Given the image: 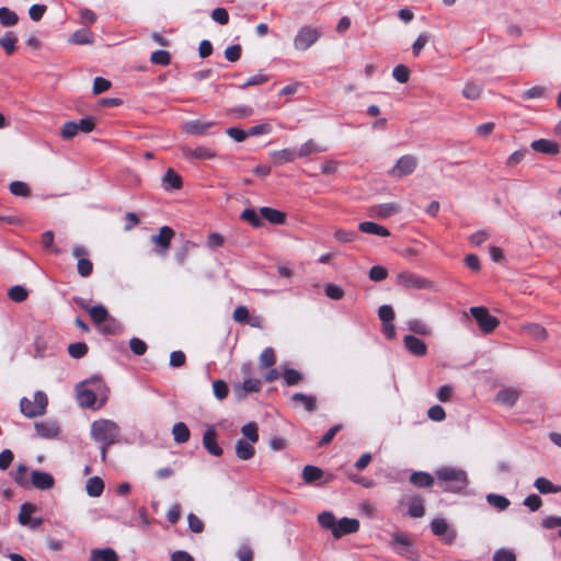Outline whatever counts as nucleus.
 <instances>
[{"instance_id": "obj_23", "label": "nucleus", "mask_w": 561, "mask_h": 561, "mask_svg": "<svg viewBox=\"0 0 561 561\" xmlns=\"http://www.w3.org/2000/svg\"><path fill=\"white\" fill-rule=\"evenodd\" d=\"M519 398V391L514 388H505L497 392L495 401L499 404L512 408Z\"/></svg>"}, {"instance_id": "obj_42", "label": "nucleus", "mask_w": 561, "mask_h": 561, "mask_svg": "<svg viewBox=\"0 0 561 561\" xmlns=\"http://www.w3.org/2000/svg\"><path fill=\"white\" fill-rule=\"evenodd\" d=\"M323 476L322 469L314 466H306L302 470V478L306 483H314Z\"/></svg>"}, {"instance_id": "obj_45", "label": "nucleus", "mask_w": 561, "mask_h": 561, "mask_svg": "<svg viewBox=\"0 0 561 561\" xmlns=\"http://www.w3.org/2000/svg\"><path fill=\"white\" fill-rule=\"evenodd\" d=\"M486 502L500 511H505L511 504L505 496L493 493L486 495Z\"/></svg>"}, {"instance_id": "obj_48", "label": "nucleus", "mask_w": 561, "mask_h": 561, "mask_svg": "<svg viewBox=\"0 0 561 561\" xmlns=\"http://www.w3.org/2000/svg\"><path fill=\"white\" fill-rule=\"evenodd\" d=\"M359 238V234L357 231L352 230H337L335 232V239L340 243H352L357 241Z\"/></svg>"}, {"instance_id": "obj_53", "label": "nucleus", "mask_w": 561, "mask_h": 561, "mask_svg": "<svg viewBox=\"0 0 561 561\" xmlns=\"http://www.w3.org/2000/svg\"><path fill=\"white\" fill-rule=\"evenodd\" d=\"M8 296L15 302H22L27 298V291L24 287L16 285L9 289Z\"/></svg>"}, {"instance_id": "obj_46", "label": "nucleus", "mask_w": 561, "mask_h": 561, "mask_svg": "<svg viewBox=\"0 0 561 561\" xmlns=\"http://www.w3.org/2000/svg\"><path fill=\"white\" fill-rule=\"evenodd\" d=\"M150 61L154 65L168 66L171 62V55L168 50L158 49L151 54Z\"/></svg>"}, {"instance_id": "obj_15", "label": "nucleus", "mask_w": 561, "mask_h": 561, "mask_svg": "<svg viewBox=\"0 0 561 561\" xmlns=\"http://www.w3.org/2000/svg\"><path fill=\"white\" fill-rule=\"evenodd\" d=\"M260 214L262 221L266 220L273 226L284 225L287 220L286 213L267 206L260 207Z\"/></svg>"}, {"instance_id": "obj_44", "label": "nucleus", "mask_w": 561, "mask_h": 561, "mask_svg": "<svg viewBox=\"0 0 561 561\" xmlns=\"http://www.w3.org/2000/svg\"><path fill=\"white\" fill-rule=\"evenodd\" d=\"M35 511H36V506L34 504H31V503L22 504L20 507L19 516H18L19 523L23 526L28 525L32 519L31 515Z\"/></svg>"}, {"instance_id": "obj_61", "label": "nucleus", "mask_w": 561, "mask_h": 561, "mask_svg": "<svg viewBox=\"0 0 561 561\" xmlns=\"http://www.w3.org/2000/svg\"><path fill=\"white\" fill-rule=\"evenodd\" d=\"M242 47L239 44L228 46L225 49V58L230 62H236L240 59Z\"/></svg>"}, {"instance_id": "obj_33", "label": "nucleus", "mask_w": 561, "mask_h": 561, "mask_svg": "<svg viewBox=\"0 0 561 561\" xmlns=\"http://www.w3.org/2000/svg\"><path fill=\"white\" fill-rule=\"evenodd\" d=\"M12 478L20 486L30 488L31 473L28 474V469L25 465H19L16 470L12 472Z\"/></svg>"}, {"instance_id": "obj_57", "label": "nucleus", "mask_w": 561, "mask_h": 561, "mask_svg": "<svg viewBox=\"0 0 561 561\" xmlns=\"http://www.w3.org/2000/svg\"><path fill=\"white\" fill-rule=\"evenodd\" d=\"M261 389V381L259 379H247L242 383V393L239 394V398H243L249 392H257Z\"/></svg>"}, {"instance_id": "obj_29", "label": "nucleus", "mask_w": 561, "mask_h": 561, "mask_svg": "<svg viewBox=\"0 0 561 561\" xmlns=\"http://www.w3.org/2000/svg\"><path fill=\"white\" fill-rule=\"evenodd\" d=\"M173 439L176 444H184L190 439L191 432L183 422H176L172 427Z\"/></svg>"}, {"instance_id": "obj_41", "label": "nucleus", "mask_w": 561, "mask_h": 561, "mask_svg": "<svg viewBox=\"0 0 561 561\" xmlns=\"http://www.w3.org/2000/svg\"><path fill=\"white\" fill-rule=\"evenodd\" d=\"M18 21H19V16L14 11L10 10L7 7L0 8V23L2 26H4V27L13 26L18 23Z\"/></svg>"}, {"instance_id": "obj_10", "label": "nucleus", "mask_w": 561, "mask_h": 561, "mask_svg": "<svg viewBox=\"0 0 561 561\" xmlns=\"http://www.w3.org/2000/svg\"><path fill=\"white\" fill-rule=\"evenodd\" d=\"M431 529L434 535L438 536L444 542L450 545L456 539V531L449 528L448 523L444 518H436L431 523Z\"/></svg>"}, {"instance_id": "obj_14", "label": "nucleus", "mask_w": 561, "mask_h": 561, "mask_svg": "<svg viewBox=\"0 0 561 561\" xmlns=\"http://www.w3.org/2000/svg\"><path fill=\"white\" fill-rule=\"evenodd\" d=\"M215 122H203L199 119L187 121L183 124V131L193 136H203L208 134V129L215 126Z\"/></svg>"}, {"instance_id": "obj_2", "label": "nucleus", "mask_w": 561, "mask_h": 561, "mask_svg": "<svg viewBox=\"0 0 561 561\" xmlns=\"http://www.w3.org/2000/svg\"><path fill=\"white\" fill-rule=\"evenodd\" d=\"M436 476L439 480L448 482V489L453 492H459L468 485L467 473L462 469L443 467L436 471Z\"/></svg>"}, {"instance_id": "obj_11", "label": "nucleus", "mask_w": 561, "mask_h": 561, "mask_svg": "<svg viewBox=\"0 0 561 561\" xmlns=\"http://www.w3.org/2000/svg\"><path fill=\"white\" fill-rule=\"evenodd\" d=\"M55 485L54 477L45 471L33 470L31 472L30 486L38 490H49Z\"/></svg>"}, {"instance_id": "obj_26", "label": "nucleus", "mask_w": 561, "mask_h": 561, "mask_svg": "<svg viewBox=\"0 0 561 561\" xmlns=\"http://www.w3.org/2000/svg\"><path fill=\"white\" fill-rule=\"evenodd\" d=\"M70 43L76 45H89L94 42V34L89 28L77 30L69 39Z\"/></svg>"}, {"instance_id": "obj_19", "label": "nucleus", "mask_w": 561, "mask_h": 561, "mask_svg": "<svg viewBox=\"0 0 561 561\" xmlns=\"http://www.w3.org/2000/svg\"><path fill=\"white\" fill-rule=\"evenodd\" d=\"M182 151L184 157L187 159L194 158L198 160H209L216 157V152L205 146H197L194 149L183 147Z\"/></svg>"}, {"instance_id": "obj_24", "label": "nucleus", "mask_w": 561, "mask_h": 561, "mask_svg": "<svg viewBox=\"0 0 561 561\" xmlns=\"http://www.w3.org/2000/svg\"><path fill=\"white\" fill-rule=\"evenodd\" d=\"M35 430H36L37 435L43 438H54L59 433L58 425L51 421L35 423Z\"/></svg>"}, {"instance_id": "obj_30", "label": "nucleus", "mask_w": 561, "mask_h": 561, "mask_svg": "<svg viewBox=\"0 0 561 561\" xmlns=\"http://www.w3.org/2000/svg\"><path fill=\"white\" fill-rule=\"evenodd\" d=\"M90 561H118V556L112 548L94 549Z\"/></svg>"}, {"instance_id": "obj_52", "label": "nucleus", "mask_w": 561, "mask_h": 561, "mask_svg": "<svg viewBox=\"0 0 561 561\" xmlns=\"http://www.w3.org/2000/svg\"><path fill=\"white\" fill-rule=\"evenodd\" d=\"M241 433L245 436L251 443H256L259 440L257 425L254 422H250L242 426Z\"/></svg>"}, {"instance_id": "obj_16", "label": "nucleus", "mask_w": 561, "mask_h": 561, "mask_svg": "<svg viewBox=\"0 0 561 561\" xmlns=\"http://www.w3.org/2000/svg\"><path fill=\"white\" fill-rule=\"evenodd\" d=\"M359 528V522L355 518L343 517L336 522V526L333 529V536L341 538L344 535L356 533Z\"/></svg>"}, {"instance_id": "obj_55", "label": "nucleus", "mask_w": 561, "mask_h": 561, "mask_svg": "<svg viewBox=\"0 0 561 561\" xmlns=\"http://www.w3.org/2000/svg\"><path fill=\"white\" fill-rule=\"evenodd\" d=\"M480 94L481 88L473 82L466 83L462 90V95L468 100H477L479 99Z\"/></svg>"}, {"instance_id": "obj_13", "label": "nucleus", "mask_w": 561, "mask_h": 561, "mask_svg": "<svg viewBox=\"0 0 561 561\" xmlns=\"http://www.w3.org/2000/svg\"><path fill=\"white\" fill-rule=\"evenodd\" d=\"M203 446L213 456L222 455V448L217 444V433L214 426H208L203 435Z\"/></svg>"}, {"instance_id": "obj_58", "label": "nucleus", "mask_w": 561, "mask_h": 561, "mask_svg": "<svg viewBox=\"0 0 561 561\" xmlns=\"http://www.w3.org/2000/svg\"><path fill=\"white\" fill-rule=\"evenodd\" d=\"M68 352L71 357L81 358L87 354L88 346L82 342L72 343L68 346Z\"/></svg>"}, {"instance_id": "obj_39", "label": "nucleus", "mask_w": 561, "mask_h": 561, "mask_svg": "<svg viewBox=\"0 0 561 561\" xmlns=\"http://www.w3.org/2000/svg\"><path fill=\"white\" fill-rule=\"evenodd\" d=\"M410 482L419 488H428L434 483V479L426 472H413L410 477Z\"/></svg>"}, {"instance_id": "obj_54", "label": "nucleus", "mask_w": 561, "mask_h": 561, "mask_svg": "<svg viewBox=\"0 0 561 561\" xmlns=\"http://www.w3.org/2000/svg\"><path fill=\"white\" fill-rule=\"evenodd\" d=\"M546 88L541 85H535L522 92L520 98L523 100L539 99L545 95Z\"/></svg>"}, {"instance_id": "obj_1", "label": "nucleus", "mask_w": 561, "mask_h": 561, "mask_svg": "<svg viewBox=\"0 0 561 561\" xmlns=\"http://www.w3.org/2000/svg\"><path fill=\"white\" fill-rule=\"evenodd\" d=\"M119 434V426L112 420L101 419L91 424L90 435L101 444L102 461L106 460L107 448L118 442Z\"/></svg>"}, {"instance_id": "obj_8", "label": "nucleus", "mask_w": 561, "mask_h": 561, "mask_svg": "<svg viewBox=\"0 0 561 561\" xmlns=\"http://www.w3.org/2000/svg\"><path fill=\"white\" fill-rule=\"evenodd\" d=\"M470 313L477 321L480 330L484 333L492 332L499 325V320L491 316L489 310L484 307H472Z\"/></svg>"}, {"instance_id": "obj_35", "label": "nucleus", "mask_w": 561, "mask_h": 561, "mask_svg": "<svg viewBox=\"0 0 561 561\" xmlns=\"http://www.w3.org/2000/svg\"><path fill=\"white\" fill-rule=\"evenodd\" d=\"M534 486L541 493V494H551V493H559L561 492V486L553 484L551 481H549L546 478H537L534 482Z\"/></svg>"}, {"instance_id": "obj_20", "label": "nucleus", "mask_w": 561, "mask_h": 561, "mask_svg": "<svg viewBox=\"0 0 561 561\" xmlns=\"http://www.w3.org/2000/svg\"><path fill=\"white\" fill-rule=\"evenodd\" d=\"M72 255L78 260V273L82 277H87L92 273L93 264L92 262L84 257L85 252L83 248H75Z\"/></svg>"}, {"instance_id": "obj_60", "label": "nucleus", "mask_w": 561, "mask_h": 561, "mask_svg": "<svg viewBox=\"0 0 561 561\" xmlns=\"http://www.w3.org/2000/svg\"><path fill=\"white\" fill-rule=\"evenodd\" d=\"M89 313L95 323H102L107 318V310L101 305L92 307Z\"/></svg>"}, {"instance_id": "obj_40", "label": "nucleus", "mask_w": 561, "mask_h": 561, "mask_svg": "<svg viewBox=\"0 0 561 561\" xmlns=\"http://www.w3.org/2000/svg\"><path fill=\"white\" fill-rule=\"evenodd\" d=\"M407 324H408V329L411 332H413L414 334L428 336L432 333L430 327L420 319H411L408 321Z\"/></svg>"}, {"instance_id": "obj_38", "label": "nucleus", "mask_w": 561, "mask_h": 561, "mask_svg": "<svg viewBox=\"0 0 561 561\" xmlns=\"http://www.w3.org/2000/svg\"><path fill=\"white\" fill-rule=\"evenodd\" d=\"M85 490L90 496H100L104 490V482L99 477L90 478L87 481Z\"/></svg>"}, {"instance_id": "obj_36", "label": "nucleus", "mask_w": 561, "mask_h": 561, "mask_svg": "<svg viewBox=\"0 0 561 561\" xmlns=\"http://www.w3.org/2000/svg\"><path fill=\"white\" fill-rule=\"evenodd\" d=\"M524 332L537 341H545L548 337V333L543 327L537 323H527L523 325Z\"/></svg>"}, {"instance_id": "obj_12", "label": "nucleus", "mask_w": 561, "mask_h": 561, "mask_svg": "<svg viewBox=\"0 0 561 561\" xmlns=\"http://www.w3.org/2000/svg\"><path fill=\"white\" fill-rule=\"evenodd\" d=\"M161 186L165 192H175L182 188L183 179L172 168H169L161 179Z\"/></svg>"}, {"instance_id": "obj_21", "label": "nucleus", "mask_w": 561, "mask_h": 561, "mask_svg": "<svg viewBox=\"0 0 561 561\" xmlns=\"http://www.w3.org/2000/svg\"><path fill=\"white\" fill-rule=\"evenodd\" d=\"M530 148L537 152L546 153V154H558L559 153V145L549 139H537L530 144Z\"/></svg>"}, {"instance_id": "obj_31", "label": "nucleus", "mask_w": 561, "mask_h": 561, "mask_svg": "<svg viewBox=\"0 0 561 561\" xmlns=\"http://www.w3.org/2000/svg\"><path fill=\"white\" fill-rule=\"evenodd\" d=\"M254 447L244 439H238L236 443V455L241 460H249L254 456Z\"/></svg>"}, {"instance_id": "obj_6", "label": "nucleus", "mask_w": 561, "mask_h": 561, "mask_svg": "<svg viewBox=\"0 0 561 561\" xmlns=\"http://www.w3.org/2000/svg\"><path fill=\"white\" fill-rule=\"evenodd\" d=\"M321 36V33L318 28L312 26H302L299 28L295 39L294 46L297 50H307L311 47Z\"/></svg>"}, {"instance_id": "obj_63", "label": "nucleus", "mask_w": 561, "mask_h": 561, "mask_svg": "<svg viewBox=\"0 0 561 561\" xmlns=\"http://www.w3.org/2000/svg\"><path fill=\"white\" fill-rule=\"evenodd\" d=\"M213 391L218 400H224L228 396V386L224 380H215Z\"/></svg>"}, {"instance_id": "obj_64", "label": "nucleus", "mask_w": 561, "mask_h": 561, "mask_svg": "<svg viewBox=\"0 0 561 561\" xmlns=\"http://www.w3.org/2000/svg\"><path fill=\"white\" fill-rule=\"evenodd\" d=\"M541 525L546 529L559 528V536L561 537V517L548 516L542 519Z\"/></svg>"}, {"instance_id": "obj_5", "label": "nucleus", "mask_w": 561, "mask_h": 561, "mask_svg": "<svg viewBox=\"0 0 561 561\" xmlns=\"http://www.w3.org/2000/svg\"><path fill=\"white\" fill-rule=\"evenodd\" d=\"M389 545L396 553L404 558L413 559L415 554L412 538L403 531L393 533Z\"/></svg>"}, {"instance_id": "obj_47", "label": "nucleus", "mask_w": 561, "mask_h": 561, "mask_svg": "<svg viewBox=\"0 0 561 561\" xmlns=\"http://www.w3.org/2000/svg\"><path fill=\"white\" fill-rule=\"evenodd\" d=\"M10 192L15 196L28 197L31 190L28 185L22 181H13L10 183Z\"/></svg>"}, {"instance_id": "obj_9", "label": "nucleus", "mask_w": 561, "mask_h": 561, "mask_svg": "<svg viewBox=\"0 0 561 561\" xmlns=\"http://www.w3.org/2000/svg\"><path fill=\"white\" fill-rule=\"evenodd\" d=\"M417 167V159L412 154H404L400 157L397 163L388 171V174L393 178H403L412 174Z\"/></svg>"}, {"instance_id": "obj_56", "label": "nucleus", "mask_w": 561, "mask_h": 561, "mask_svg": "<svg viewBox=\"0 0 561 561\" xmlns=\"http://www.w3.org/2000/svg\"><path fill=\"white\" fill-rule=\"evenodd\" d=\"M254 111L249 105H237L228 110L229 115H233L234 117L242 118L249 117L253 115Z\"/></svg>"}, {"instance_id": "obj_3", "label": "nucleus", "mask_w": 561, "mask_h": 561, "mask_svg": "<svg viewBox=\"0 0 561 561\" xmlns=\"http://www.w3.org/2000/svg\"><path fill=\"white\" fill-rule=\"evenodd\" d=\"M47 403V396L43 391H36L33 401L27 398L21 399L20 409L26 417L32 419L43 415L46 412Z\"/></svg>"}, {"instance_id": "obj_62", "label": "nucleus", "mask_w": 561, "mask_h": 561, "mask_svg": "<svg viewBox=\"0 0 561 561\" xmlns=\"http://www.w3.org/2000/svg\"><path fill=\"white\" fill-rule=\"evenodd\" d=\"M211 19L220 25L229 23V13L225 8H216L211 11Z\"/></svg>"}, {"instance_id": "obj_32", "label": "nucleus", "mask_w": 561, "mask_h": 561, "mask_svg": "<svg viewBox=\"0 0 561 561\" xmlns=\"http://www.w3.org/2000/svg\"><path fill=\"white\" fill-rule=\"evenodd\" d=\"M408 514L414 518L422 517L425 514L424 503L421 496H412L409 500Z\"/></svg>"}, {"instance_id": "obj_4", "label": "nucleus", "mask_w": 561, "mask_h": 561, "mask_svg": "<svg viewBox=\"0 0 561 561\" xmlns=\"http://www.w3.org/2000/svg\"><path fill=\"white\" fill-rule=\"evenodd\" d=\"M95 128V121L91 116H85L79 122H66L60 130L64 139L73 138L79 131L91 133Z\"/></svg>"}, {"instance_id": "obj_22", "label": "nucleus", "mask_w": 561, "mask_h": 561, "mask_svg": "<svg viewBox=\"0 0 561 561\" xmlns=\"http://www.w3.org/2000/svg\"><path fill=\"white\" fill-rule=\"evenodd\" d=\"M174 234L175 232L171 227L163 226L159 229L157 234L150 236V242L158 247L170 245Z\"/></svg>"}, {"instance_id": "obj_28", "label": "nucleus", "mask_w": 561, "mask_h": 561, "mask_svg": "<svg viewBox=\"0 0 561 561\" xmlns=\"http://www.w3.org/2000/svg\"><path fill=\"white\" fill-rule=\"evenodd\" d=\"M240 218L243 221L250 224L254 228H259V227L263 226V221L261 219V214H260V208H257V209L253 208V207L245 208L241 213Z\"/></svg>"}, {"instance_id": "obj_34", "label": "nucleus", "mask_w": 561, "mask_h": 561, "mask_svg": "<svg viewBox=\"0 0 561 561\" xmlns=\"http://www.w3.org/2000/svg\"><path fill=\"white\" fill-rule=\"evenodd\" d=\"M77 400L80 407L83 408H92L96 401L95 393L90 389H78L77 390Z\"/></svg>"}, {"instance_id": "obj_25", "label": "nucleus", "mask_w": 561, "mask_h": 561, "mask_svg": "<svg viewBox=\"0 0 561 561\" xmlns=\"http://www.w3.org/2000/svg\"><path fill=\"white\" fill-rule=\"evenodd\" d=\"M273 161L277 165L291 162L298 157L297 151L291 148L276 150L271 153Z\"/></svg>"}, {"instance_id": "obj_43", "label": "nucleus", "mask_w": 561, "mask_h": 561, "mask_svg": "<svg viewBox=\"0 0 561 561\" xmlns=\"http://www.w3.org/2000/svg\"><path fill=\"white\" fill-rule=\"evenodd\" d=\"M18 38L12 32H5L0 38V47H2L8 55H12L16 49Z\"/></svg>"}, {"instance_id": "obj_7", "label": "nucleus", "mask_w": 561, "mask_h": 561, "mask_svg": "<svg viewBox=\"0 0 561 561\" xmlns=\"http://www.w3.org/2000/svg\"><path fill=\"white\" fill-rule=\"evenodd\" d=\"M399 285L409 289H427V290H436L435 284L424 277L412 273H401L398 275Z\"/></svg>"}, {"instance_id": "obj_51", "label": "nucleus", "mask_w": 561, "mask_h": 561, "mask_svg": "<svg viewBox=\"0 0 561 561\" xmlns=\"http://www.w3.org/2000/svg\"><path fill=\"white\" fill-rule=\"evenodd\" d=\"M392 77L399 83H407L410 79V69L404 65H397L392 70Z\"/></svg>"}, {"instance_id": "obj_17", "label": "nucleus", "mask_w": 561, "mask_h": 561, "mask_svg": "<svg viewBox=\"0 0 561 561\" xmlns=\"http://www.w3.org/2000/svg\"><path fill=\"white\" fill-rule=\"evenodd\" d=\"M403 343L407 350L414 356L422 357L427 353L426 344L414 335H405L403 337Z\"/></svg>"}, {"instance_id": "obj_49", "label": "nucleus", "mask_w": 561, "mask_h": 561, "mask_svg": "<svg viewBox=\"0 0 561 561\" xmlns=\"http://www.w3.org/2000/svg\"><path fill=\"white\" fill-rule=\"evenodd\" d=\"M260 366L262 368L271 367L275 364L276 357L272 347H266L260 355Z\"/></svg>"}, {"instance_id": "obj_50", "label": "nucleus", "mask_w": 561, "mask_h": 561, "mask_svg": "<svg viewBox=\"0 0 561 561\" xmlns=\"http://www.w3.org/2000/svg\"><path fill=\"white\" fill-rule=\"evenodd\" d=\"M318 522L321 527L325 529H330L333 533V529L336 526L335 516L331 512H323L318 516Z\"/></svg>"}, {"instance_id": "obj_37", "label": "nucleus", "mask_w": 561, "mask_h": 561, "mask_svg": "<svg viewBox=\"0 0 561 561\" xmlns=\"http://www.w3.org/2000/svg\"><path fill=\"white\" fill-rule=\"evenodd\" d=\"M294 402L300 403L309 412H313L317 409V399L313 396H308L301 392H297L291 397Z\"/></svg>"}, {"instance_id": "obj_59", "label": "nucleus", "mask_w": 561, "mask_h": 561, "mask_svg": "<svg viewBox=\"0 0 561 561\" xmlns=\"http://www.w3.org/2000/svg\"><path fill=\"white\" fill-rule=\"evenodd\" d=\"M112 87V83L110 80L103 78V77H96L93 81V94L98 95L105 91H107Z\"/></svg>"}, {"instance_id": "obj_27", "label": "nucleus", "mask_w": 561, "mask_h": 561, "mask_svg": "<svg viewBox=\"0 0 561 561\" xmlns=\"http://www.w3.org/2000/svg\"><path fill=\"white\" fill-rule=\"evenodd\" d=\"M358 230H359V232H363V233H369V234H376V236H382V237L390 234L389 230L386 227L378 225L376 222H373V221L360 222L358 226Z\"/></svg>"}, {"instance_id": "obj_18", "label": "nucleus", "mask_w": 561, "mask_h": 561, "mask_svg": "<svg viewBox=\"0 0 561 561\" xmlns=\"http://www.w3.org/2000/svg\"><path fill=\"white\" fill-rule=\"evenodd\" d=\"M401 209L402 207L398 203L391 202L373 206L371 213L378 218L386 219L399 214Z\"/></svg>"}]
</instances>
